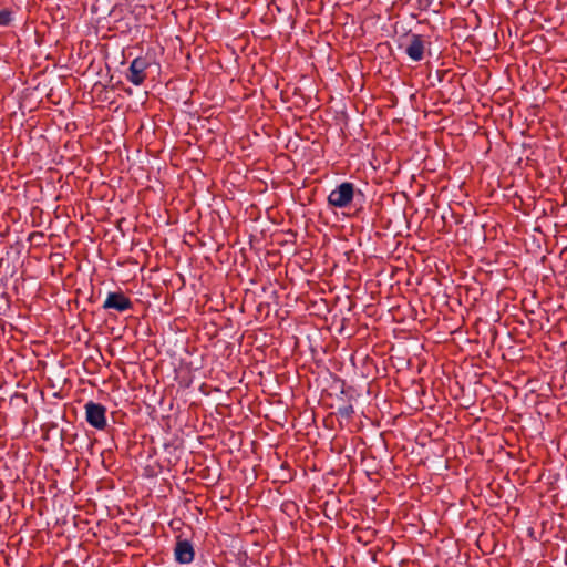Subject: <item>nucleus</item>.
Returning a JSON list of instances; mask_svg holds the SVG:
<instances>
[{
	"instance_id": "nucleus-1",
	"label": "nucleus",
	"mask_w": 567,
	"mask_h": 567,
	"mask_svg": "<svg viewBox=\"0 0 567 567\" xmlns=\"http://www.w3.org/2000/svg\"><path fill=\"white\" fill-rule=\"evenodd\" d=\"M357 197H363V193L357 189L351 182L339 184L328 196V204L332 207H348Z\"/></svg>"
},
{
	"instance_id": "nucleus-2",
	"label": "nucleus",
	"mask_w": 567,
	"mask_h": 567,
	"mask_svg": "<svg viewBox=\"0 0 567 567\" xmlns=\"http://www.w3.org/2000/svg\"><path fill=\"white\" fill-rule=\"evenodd\" d=\"M406 43L400 44V48L404 47V52L413 62H420L424 59V53L426 49V41L424 40L422 34L417 33H408L405 34ZM430 45V42H427Z\"/></svg>"
},
{
	"instance_id": "nucleus-3",
	"label": "nucleus",
	"mask_w": 567,
	"mask_h": 567,
	"mask_svg": "<svg viewBox=\"0 0 567 567\" xmlns=\"http://www.w3.org/2000/svg\"><path fill=\"white\" fill-rule=\"evenodd\" d=\"M86 422L96 430H104L106 426V408L93 401L84 405Z\"/></svg>"
},
{
	"instance_id": "nucleus-4",
	"label": "nucleus",
	"mask_w": 567,
	"mask_h": 567,
	"mask_svg": "<svg viewBox=\"0 0 567 567\" xmlns=\"http://www.w3.org/2000/svg\"><path fill=\"white\" fill-rule=\"evenodd\" d=\"M151 63L146 56L135 58L128 68L126 79L134 85H141L146 79V70Z\"/></svg>"
},
{
	"instance_id": "nucleus-5",
	"label": "nucleus",
	"mask_w": 567,
	"mask_h": 567,
	"mask_svg": "<svg viewBox=\"0 0 567 567\" xmlns=\"http://www.w3.org/2000/svg\"><path fill=\"white\" fill-rule=\"evenodd\" d=\"M133 307L132 300L123 291L109 292L102 306L105 310L112 309L117 312L132 310Z\"/></svg>"
},
{
	"instance_id": "nucleus-6",
	"label": "nucleus",
	"mask_w": 567,
	"mask_h": 567,
	"mask_svg": "<svg viewBox=\"0 0 567 567\" xmlns=\"http://www.w3.org/2000/svg\"><path fill=\"white\" fill-rule=\"evenodd\" d=\"M174 557L182 565L192 563L195 557L193 544L188 539H183L178 536L174 548Z\"/></svg>"
},
{
	"instance_id": "nucleus-7",
	"label": "nucleus",
	"mask_w": 567,
	"mask_h": 567,
	"mask_svg": "<svg viewBox=\"0 0 567 567\" xmlns=\"http://www.w3.org/2000/svg\"><path fill=\"white\" fill-rule=\"evenodd\" d=\"M354 413L353 405L351 403L343 404L338 408L337 415H339L342 419L349 420L352 417Z\"/></svg>"
},
{
	"instance_id": "nucleus-8",
	"label": "nucleus",
	"mask_w": 567,
	"mask_h": 567,
	"mask_svg": "<svg viewBox=\"0 0 567 567\" xmlns=\"http://www.w3.org/2000/svg\"><path fill=\"white\" fill-rule=\"evenodd\" d=\"M12 22V11L9 9H2L0 11V25L7 27Z\"/></svg>"
},
{
	"instance_id": "nucleus-9",
	"label": "nucleus",
	"mask_w": 567,
	"mask_h": 567,
	"mask_svg": "<svg viewBox=\"0 0 567 567\" xmlns=\"http://www.w3.org/2000/svg\"><path fill=\"white\" fill-rule=\"evenodd\" d=\"M423 1H424V4H426V6H430V3H431V0H423Z\"/></svg>"
},
{
	"instance_id": "nucleus-10",
	"label": "nucleus",
	"mask_w": 567,
	"mask_h": 567,
	"mask_svg": "<svg viewBox=\"0 0 567 567\" xmlns=\"http://www.w3.org/2000/svg\"><path fill=\"white\" fill-rule=\"evenodd\" d=\"M423 1H424V4H426V6H430V3H431V0H423Z\"/></svg>"
}]
</instances>
